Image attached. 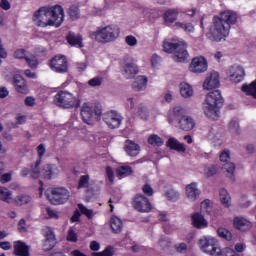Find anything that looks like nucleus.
Wrapping results in <instances>:
<instances>
[{"label":"nucleus","instance_id":"50","mask_svg":"<svg viewBox=\"0 0 256 256\" xmlns=\"http://www.w3.org/2000/svg\"><path fill=\"white\" fill-rule=\"evenodd\" d=\"M25 61L31 69H37V65H39V61L34 56L33 57H28V56L25 57Z\"/></svg>","mask_w":256,"mask_h":256},{"label":"nucleus","instance_id":"45","mask_svg":"<svg viewBox=\"0 0 256 256\" xmlns=\"http://www.w3.org/2000/svg\"><path fill=\"white\" fill-rule=\"evenodd\" d=\"M78 209H79L81 215H85L88 219H91L94 216L93 210L88 209L83 204H78Z\"/></svg>","mask_w":256,"mask_h":256},{"label":"nucleus","instance_id":"7","mask_svg":"<svg viewBox=\"0 0 256 256\" xmlns=\"http://www.w3.org/2000/svg\"><path fill=\"white\" fill-rule=\"evenodd\" d=\"M102 113L103 110L99 106H95V108H93V104L86 102L82 105L80 115L83 123H86V125H93L94 115L101 117Z\"/></svg>","mask_w":256,"mask_h":256},{"label":"nucleus","instance_id":"61","mask_svg":"<svg viewBox=\"0 0 256 256\" xmlns=\"http://www.w3.org/2000/svg\"><path fill=\"white\" fill-rule=\"evenodd\" d=\"M25 53H26V50L25 49H17L15 52H14V57L15 59H25Z\"/></svg>","mask_w":256,"mask_h":256},{"label":"nucleus","instance_id":"8","mask_svg":"<svg viewBox=\"0 0 256 256\" xmlns=\"http://www.w3.org/2000/svg\"><path fill=\"white\" fill-rule=\"evenodd\" d=\"M200 249L211 256L223 255V250L219 247L217 239L215 238H203L199 240Z\"/></svg>","mask_w":256,"mask_h":256},{"label":"nucleus","instance_id":"42","mask_svg":"<svg viewBox=\"0 0 256 256\" xmlns=\"http://www.w3.org/2000/svg\"><path fill=\"white\" fill-rule=\"evenodd\" d=\"M173 113L178 119H183V117H187V109H185L183 106L174 107Z\"/></svg>","mask_w":256,"mask_h":256},{"label":"nucleus","instance_id":"64","mask_svg":"<svg viewBox=\"0 0 256 256\" xmlns=\"http://www.w3.org/2000/svg\"><path fill=\"white\" fill-rule=\"evenodd\" d=\"M103 256H113V248L111 246H107L103 251H102Z\"/></svg>","mask_w":256,"mask_h":256},{"label":"nucleus","instance_id":"1","mask_svg":"<svg viewBox=\"0 0 256 256\" xmlns=\"http://www.w3.org/2000/svg\"><path fill=\"white\" fill-rule=\"evenodd\" d=\"M237 12L233 10H225L219 16L213 17V25L210 26L209 31L206 33L207 39L213 43H219L226 37H229L231 25L237 23Z\"/></svg>","mask_w":256,"mask_h":256},{"label":"nucleus","instance_id":"11","mask_svg":"<svg viewBox=\"0 0 256 256\" xmlns=\"http://www.w3.org/2000/svg\"><path fill=\"white\" fill-rule=\"evenodd\" d=\"M132 206L138 213H151L153 209L151 201L143 194H136L134 196Z\"/></svg>","mask_w":256,"mask_h":256},{"label":"nucleus","instance_id":"31","mask_svg":"<svg viewBox=\"0 0 256 256\" xmlns=\"http://www.w3.org/2000/svg\"><path fill=\"white\" fill-rule=\"evenodd\" d=\"M177 17H179V11L177 9H169L163 15L165 23H175Z\"/></svg>","mask_w":256,"mask_h":256},{"label":"nucleus","instance_id":"44","mask_svg":"<svg viewBox=\"0 0 256 256\" xmlns=\"http://www.w3.org/2000/svg\"><path fill=\"white\" fill-rule=\"evenodd\" d=\"M24 123H27V116L26 115L18 114L16 116V122L15 123H11V127L13 129H17V127H19V125H24Z\"/></svg>","mask_w":256,"mask_h":256},{"label":"nucleus","instance_id":"47","mask_svg":"<svg viewBox=\"0 0 256 256\" xmlns=\"http://www.w3.org/2000/svg\"><path fill=\"white\" fill-rule=\"evenodd\" d=\"M68 15L71 19H73V21H75V19H79V7L72 5L68 10Z\"/></svg>","mask_w":256,"mask_h":256},{"label":"nucleus","instance_id":"36","mask_svg":"<svg viewBox=\"0 0 256 256\" xmlns=\"http://www.w3.org/2000/svg\"><path fill=\"white\" fill-rule=\"evenodd\" d=\"M148 143L153 147H161L164 141H163V138L159 137V135L152 134L148 137Z\"/></svg>","mask_w":256,"mask_h":256},{"label":"nucleus","instance_id":"3","mask_svg":"<svg viewBox=\"0 0 256 256\" xmlns=\"http://www.w3.org/2000/svg\"><path fill=\"white\" fill-rule=\"evenodd\" d=\"M223 107V96H221V91L214 90L206 95V105L204 106V113L206 117L210 119H215L219 117V109Z\"/></svg>","mask_w":256,"mask_h":256},{"label":"nucleus","instance_id":"39","mask_svg":"<svg viewBox=\"0 0 256 256\" xmlns=\"http://www.w3.org/2000/svg\"><path fill=\"white\" fill-rule=\"evenodd\" d=\"M217 235L225 241H231V239H233V234H231V232L225 228H218Z\"/></svg>","mask_w":256,"mask_h":256},{"label":"nucleus","instance_id":"21","mask_svg":"<svg viewBox=\"0 0 256 256\" xmlns=\"http://www.w3.org/2000/svg\"><path fill=\"white\" fill-rule=\"evenodd\" d=\"M45 241H44V251H51L57 245V239L55 238V233L51 228H47L45 233Z\"/></svg>","mask_w":256,"mask_h":256},{"label":"nucleus","instance_id":"9","mask_svg":"<svg viewBox=\"0 0 256 256\" xmlns=\"http://www.w3.org/2000/svg\"><path fill=\"white\" fill-rule=\"evenodd\" d=\"M46 197L51 205H63L69 201V190L65 188H54L50 194L46 193Z\"/></svg>","mask_w":256,"mask_h":256},{"label":"nucleus","instance_id":"49","mask_svg":"<svg viewBox=\"0 0 256 256\" xmlns=\"http://www.w3.org/2000/svg\"><path fill=\"white\" fill-rule=\"evenodd\" d=\"M89 87H101L103 85V78L94 77L88 81Z\"/></svg>","mask_w":256,"mask_h":256},{"label":"nucleus","instance_id":"51","mask_svg":"<svg viewBox=\"0 0 256 256\" xmlns=\"http://www.w3.org/2000/svg\"><path fill=\"white\" fill-rule=\"evenodd\" d=\"M31 201V197L27 195H20L16 198L17 205H27Z\"/></svg>","mask_w":256,"mask_h":256},{"label":"nucleus","instance_id":"43","mask_svg":"<svg viewBox=\"0 0 256 256\" xmlns=\"http://www.w3.org/2000/svg\"><path fill=\"white\" fill-rule=\"evenodd\" d=\"M218 171L219 166L217 165H210L204 169L206 177H213V175H217Z\"/></svg>","mask_w":256,"mask_h":256},{"label":"nucleus","instance_id":"52","mask_svg":"<svg viewBox=\"0 0 256 256\" xmlns=\"http://www.w3.org/2000/svg\"><path fill=\"white\" fill-rule=\"evenodd\" d=\"M106 177L110 183H115V172L111 166L106 167Z\"/></svg>","mask_w":256,"mask_h":256},{"label":"nucleus","instance_id":"24","mask_svg":"<svg viewBox=\"0 0 256 256\" xmlns=\"http://www.w3.org/2000/svg\"><path fill=\"white\" fill-rule=\"evenodd\" d=\"M14 255L29 256V246L21 240L15 241L14 242Z\"/></svg>","mask_w":256,"mask_h":256},{"label":"nucleus","instance_id":"10","mask_svg":"<svg viewBox=\"0 0 256 256\" xmlns=\"http://www.w3.org/2000/svg\"><path fill=\"white\" fill-rule=\"evenodd\" d=\"M50 69L54 73H68L69 72V61L65 55H55L48 63Z\"/></svg>","mask_w":256,"mask_h":256},{"label":"nucleus","instance_id":"41","mask_svg":"<svg viewBox=\"0 0 256 256\" xmlns=\"http://www.w3.org/2000/svg\"><path fill=\"white\" fill-rule=\"evenodd\" d=\"M9 199H11V191L3 186H0V200L5 201V203H9Z\"/></svg>","mask_w":256,"mask_h":256},{"label":"nucleus","instance_id":"48","mask_svg":"<svg viewBox=\"0 0 256 256\" xmlns=\"http://www.w3.org/2000/svg\"><path fill=\"white\" fill-rule=\"evenodd\" d=\"M166 197L168 201H177L179 199V192L174 189H170L166 192Z\"/></svg>","mask_w":256,"mask_h":256},{"label":"nucleus","instance_id":"18","mask_svg":"<svg viewBox=\"0 0 256 256\" xmlns=\"http://www.w3.org/2000/svg\"><path fill=\"white\" fill-rule=\"evenodd\" d=\"M124 151L129 157H137L141 153V146L133 140H126L124 143Z\"/></svg>","mask_w":256,"mask_h":256},{"label":"nucleus","instance_id":"34","mask_svg":"<svg viewBox=\"0 0 256 256\" xmlns=\"http://www.w3.org/2000/svg\"><path fill=\"white\" fill-rule=\"evenodd\" d=\"M241 89L243 93H246V95H251L254 99H256V80L249 85H242Z\"/></svg>","mask_w":256,"mask_h":256},{"label":"nucleus","instance_id":"28","mask_svg":"<svg viewBox=\"0 0 256 256\" xmlns=\"http://www.w3.org/2000/svg\"><path fill=\"white\" fill-rule=\"evenodd\" d=\"M110 229L115 234L121 233L123 231V221L117 216H112L110 218Z\"/></svg>","mask_w":256,"mask_h":256},{"label":"nucleus","instance_id":"26","mask_svg":"<svg viewBox=\"0 0 256 256\" xmlns=\"http://www.w3.org/2000/svg\"><path fill=\"white\" fill-rule=\"evenodd\" d=\"M186 195L190 201H197V198L201 195V191L197 189V183L192 182L186 186Z\"/></svg>","mask_w":256,"mask_h":256},{"label":"nucleus","instance_id":"54","mask_svg":"<svg viewBox=\"0 0 256 256\" xmlns=\"http://www.w3.org/2000/svg\"><path fill=\"white\" fill-rule=\"evenodd\" d=\"M200 207L202 211L209 213L211 211V200L205 199L204 201L201 202Z\"/></svg>","mask_w":256,"mask_h":256},{"label":"nucleus","instance_id":"37","mask_svg":"<svg viewBox=\"0 0 256 256\" xmlns=\"http://www.w3.org/2000/svg\"><path fill=\"white\" fill-rule=\"evenodd\" d=\"M118 177H128L133 174V168L131 166H121L116 169Z\"/></svg>","mask_w":256,"mask_h":256},{"label":"nucleus","instance_id":"40","mask_svg":"<svg viewBox=\"0 0 256 256\" xmlns=\"http://www.w3.org/2000/svg\"><path fill=\"white\" fill-rule=\"evenodd\" d=\"M89 180H90L89 175L80 176L77 189H89L90 187Z\"/></svg>","mask_w":256,"mask_h":256},{"label":"nucleus","instance_id":"6","mask_svg":"<svg viewBox=\"0 0 256 256\" xmlns=\"http://www.w3.org/2000/svg\"><path fill=\"white\" fill-rule=\"evenodd\" d=\"M163 49L165 53H174L175 60L178 63H183V61L189 57V52H187V44L183 42L173 43L165 40L163 43Z\"/></svg>","mask_w":256,"mask_h":256},{"label":"nucleus","instance_id":"14","mask_svg":"<svg viewBox=\"0 0 256 256\" xmlns=\"http://www.w3.org/2000/svg\"><path fill=\"white\" fill-rule=\"evenodd\" d=\"M227 75L232 83H241L245 79V69L239 65H233L227 70Z\"/></svg>","mask_w":256,"mask_h":256},{"label":"nucleus","instance_id":"60","mask_svg":"<svg viewBox=\"0 0 256 256\" xmlns=\"http://www.w3.org/2000/svg\"><path fill=\"white\" fill-rule=\"evenodd\" d=\"M11 179H13L11 173H5L0 175V183L5 184V183H9V181H11Z\"/></svg>","mask_w":256,"mask_h":256},{"label":"nucleus","instance_id":"12","mask_svg":"<svg viewBox=\"0 0 256 256\" xmlns=\"http://www.w3.org/2000/svg\"><path fill=\"white\" fill-rule=\"evenodd\" d=\"M230 158V152L229 150H224L221 154H220V161L222 163H225L223 165V169L226 170L227 173V177H229V179H231L232 181H235V164L231 163V162H227V160Z\"/></svg>","mask_w":256,"mask_h":256},{"label":"nucleus","instance_id":"29","mask_svg":"<svg viewBox=\"0 0 256 256\" xmlns=\"http://www.w3.org/2000/svg\"><path fill=\"white\" fill-rule=\"evenodd\" d=\"M147 81L146 76H138L132 84V89L134 91H145L147 89Z\"/></svg>","mask_w":256,"mask_h":256},{"label":"nucleus","instance_id":"5","mask_svg":"<svg viewBox=\"0 0 256 256\" xmlns=\"http://www.w3.org/2000/svg\"><path fill=\"white\" fill-rule=\"evenodd\" d=\"M54 105L62 109H79L81 107V101L77 100L73 94L60 90L54 96Z\"/></svg>","mask_w":256,"mask_h":256},{"label":"nucleus","instance_id":"46","mask_svg":"<svg viewBox=\"0 0 256 256\" xmlns=\"http://www.w3.org/2000/svg\"><path fill=\"white\" fill-rule=\"evenodd\" d=\"M138 115L140 118L147 120L149 117V110L147 109V106L140 104L138 106V111H137Z\"/></svg>","mask_w":256,"mask_h":256},{"label":"nucleus","instance_id":"35","mask_svg":"<svg viewBox=\"0 0 256 256\" xmlns=\"http://www.w3.org/2000/svg\"><path fill=\"white\" fill-rule=\"evenodd\" d=\"M180 94L185 99H188V97L193 96V88L191 87V85H189L187 83H181L180 84Z\"/></svg>","mask_w":256,"mask_h":256},{"label":"nucleus","instance_id":"57","mask_svg":"<svg viewBox=\"0 0 256 256\" xmlns=\"http://www.w3.org/2000/svg\"><path fill=\"white\" fill-rule=\"evenodd\" d=\"M45 152H46L45 144H40L37 147V153H38V159L37 160H40V163L43 160V156L45 155Z\"/></svg>","mask_w":256,"mask_h":256},{"label":"nucleus","instance_id":"59","mask_svg":"<svg viewBox=\"0 0 256 256\" xmlns=\"http://www.w3.org/2000/svg\"><path fill=\"white\" fill-rule=\"evenodd\" d=\"M230 131L239 134V122L232 120L228 125Z\"/></svg>","mask_w":256,"mask_h":256},{"label":"nucleus","instance_id":"2","mask_svg":"<svg viewBox=\"0 0 256 256\" xmlns=\"http://www.w3.org/2000/svg\"><path fill=\"white\" fill-rule=\"evenodd\" d=\"M65 19V10L61 5L43 6L33 14V21L38 27H61Z\"/></svg>","mask_w":256,"mask_h":256},{"label":"nucleus","instance_id":"13","mask_svg":"<svg viewBox=\"0 0 256 256\" xmlns=\"http://www.w3.org/2000/svg\"><path fill=\"white\" fill-rule=\"evenodd\" d=\"M103 121L108 125L110 129H117L121 125V115L115 111H110L104 114Z\"/></svg>","mask_w":256,"mask_h":256},{"label":"nucleus","instance_id":"58","mask_svg":"<svg viewBox=\"0 0 256 256\" xmlns=\"http://www.w3.org/2000/svg\"><path fill=\"white\" fill-rule=\"evenodd\" d=\"M125 41L129 47H135V45H137V38H135L133 35L126 36Z\"/></svg>","mask_w":256,"mask_h":256},{"label":"nucleus","instance_id":"62","mask_svg":"<svg viewBox=\"0 0 256 256\" xmlns=\"http://www.w3.org/2000/svg\"><path fill=\"white\" fill-rule=\"evenodd\" d=\"M222 255H225V256H239V254H237V252L231 248H225L223 251H222Z\"/></svg>","mask_w":256,"mask_h":256},{"label":"nucleus","instance_id":"32","mask_svg":"<svg viewBox=\"0 0 256 256\" xmlns=\"http://www.w3.org/2000/svg\"><path fill=\"white\" fill-rule=\"evenodd\" d=\"M220 201L224 207H231V195L227 191V189L222 188L219 192Z\"/></svg>","mask_w":256,"mask_h":256},{"label":"nucleus","instance_id":"55","mask_svg":"<svg viewBox=\"0 0 256 256\" xmlns=\"http://www.w3.org/2000/svg\"><path fill=\"white\" fill-rule=\"evenodd\" d=\"M77 239V233H75L73 229L68 230L67 241H70L71 243H77Z\"/></svg>","mask_w":256,"mask_h":256},{"label":"nucleus","instance_id":"22","mask_svg":"<svg viewBox=\"0 0 256 256\" xmlns=\"http://www.w3.org/2000/svg\"><path fill=\"white\" fill-rule=\"evenodd\" d=\"M233 223L235 229H238V231H249L253 227L251 222L243 217H235Z\"/></svg>","mask_w":256,"mask_h":256},{"label":"nucleus","instance_id":"20","mask_svg":"<svg viewBox=\"0 0 256 256\" xmlns=\"http://www.w3.org/2000/svg\"><path fill=\"white\" fill-rule=\"evenodd\" d=\"M220 81H219V74L218 72H212L209 77H207L203 83L204 89L207 91L211 89H217L219 87Z\"/></svg>","mask_w":256,"mask_h":256},{"label":"nucleus","instance_id":"53","mask_svg":"<svg viewBox=\"0 0 256 256\" xmlns=\"http://www.w3.org/2000/svg\"><path fill=\"white\" fill-rule=\"evenodd\" d=\"M142 191L144 195H146V197H153V194L155 193V191L153 190V187H151L150 184H145L142 187Z\"/></svg>","mask_w":256,"mask_h":256},{"label":"nucleus","instance_id":"23","mask_svg":"<svg viewBox=\"0 0 256 256\" xmlns=\"http://www.w3.org/2000/svg\"><path fill=\"white\" fill-rule=\"evenodd\" d=\"M66 41L71 47H78V49H82L83 47V37H81V35H76L74 32L68 33Z\"/></svg>","mask_w":256,"mask_h":256},{"label":"nucleus","instance_id":"30","mask_svg":"<svg viewBox=\"0 0 256 256\" xmlns=\"http://www.w3.org/2000/svg\"><path fill=\"white\" fill-rule=\"evenodd\" d=\"M139 73V68L134 63H127L124 66V75L126 79H133Z\"/></svg>","mask_w":256,"mask_h":256},{"label":"nucleus","instance_id":"38","mask_svg":"<svg viewBox=\"0 0 256 256\" xmlns=\"http://www.w3.org/2000/svg\"><path fill=\"white\" fill-rule=\"evenodd\" d=\"M174 27L176 29H183V31H185L186 33H193V31H195V28L191 23L176 22L174 24Z\"/></svg>","mask_w":256,"mask_h":256},{"label":"nucleus","instance_id":"16","mask_svg":"<svg viewBox=\"0 0 256 256\" xmlns=\"http://www.w3.org/2000/svg\"><path fill=\"white\" fill-rule=\"evenodd\" d=\"M59 166L56 164H45L41 169V175L43 179L51 181V179H57L59 177Z\"/></svg>","mask_w":256,"mask_h":256},{"label":"nucleus","instance_id":"27","mask_svg":"<svg viewBox=\"0 0 256 256\" xmlns=\"http://www.w3.org/2000/svg\"><path fill=\"white\" fill-rule=\"evenodd\" d=\"M178 123L182 131H191L195 127V120L189 116L180 118Z\"/></svg>","mask_w":256,"mask_h":256},{"label":"nucleus","instance_id":"63","mask_svg":"<svg viewBox=\"0 0 256 256\" xmlns=\"http://www.w3.org/2000/svg\"><path fill=\"white\" fill-rule=\"evenodd\" d=\"M9 97V90L5 86H0V99H6Z\"/></svg>","mask_w":256,"mask_h":256},{"label":"nucleus","instance_id":"15","mask_svg":"<svg viewBox=\"0 0 256 256\" xmlns=\"http://www.w3.org/2000/svg\"><path fill=\"white\" fill-rule=\"evenodd\" d=\"M12 85L17 93L21 95H27L29 93V86L27 80L23 76L16 74L13 76Z\"/></svg>","mask_w":256,"mask_h":256},{"label":"nucleus","instance_id":"19","mask_svg":"<svg viewBox=\"0 0 256 256\" xmlns=\"http://www.w3.org/2000/svg\"><path fill=\"white\" fill-rule=\"evenodd\" d=\"M192 225L195 229H205L209 227V222L201 212H195L191 216Z\"/></svg>","mask_w":256,"mask_h":256},{"label":"nucleus","instance_id":"33","mask_svg":"<svg viewBox=\"0 0 256 256\" xmlns=\"http://www.w3.org/2000/svg\"><path fill=\"white\" fill-rule=\"evenodd\" d=\"M40 165H41V160H36L35 163L31 165L30 177L32 179H39V177H41V170L39 169Z\"/></svg>","mask_w":256,"mask_h":256},{"label":"nucleus","instance_id":"25","mask_svg":"<svg viewBox=\"0 0 256 256\" xmlns=\"http://www.w3.org/2000/svg\"><path fill=\"white\" fill-rule=\"evenodd\" d=\"M166 147H169L171 151H177L178 153H185L187 151L185 144H181V142L175 138H169L166 142Z\"/></svg>","mask_w":256,"mask_h":256},{"label":"nucleus","instance_id":"56","mask_svg":"<svg viewBox=\"0 0 256 256\" xmlns=\"http://www.w3.org/2000/svg\"><path fill=\"white\" fill-rule=\"evenodd\" d=\"M71 223H79L81 221V211L76 209L70 218Z\"/></svg>","mask_w":256,"mask_h":256},{"label":"nucleus","instance_id":"4","mask_svg":"<svg viewBox=\"0 0 256 256\" xmlns=\"http://www.w3.org/2000/svg\"><path fill=\"white\" fill-rule=\"evenodd\" d=\"M121 34V29L117 25L106 26L100 30L90 34L91 39H95L98 43H111L115 41Z\"/></svg>","mask_w":256,"mask_h":256},{"label":"nucleus","instance_id":"17","mask_svg":"<svg viewBox=\"0 0 256 256\" xmlns=\"http://www.w3.org/2000/svg\"><path fill=\"white\" fill-rule=\"evenodd\" d=\"M207 67V59L200 56L192 59L189 69L192 73H205Z\"/></svg>","mask_w":256,"mask_h":256}]
</instances>
